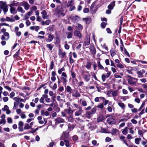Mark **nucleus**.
Instances as JSON below:
<instances>
[{
  "label": "nucleus",
  "mask_w": 147,
  "mask_h": 147,
  "mask_svg": "<svg viewBox=\"0 0 147 147\" xmlns=\"http://www.w3.org/2000/svg\"><path fill=\"white\" fill-rule=\"evenodd\" d=\"M0 8L2 9L5 13H6L8 10V7L6 3L2 1H0Z\"/></svg>",
  "instance_id": "f257e3e1"
},
{
  "label": "nucleus",
  "mask_w": 147,
  "mask_h": 147,
  "mask_svg": "<svg viewBox=\"0 0 147 147\" xmlns=\"http://www.w3.org/2000/svg\"><path fill=\"white\" fill-rule=\"evenodd\" d=\"M138 80V79L132 78L130 76H128L127 82L130 84H136Z\"/></svg>",
  "instance_id": "f03ea898"
},
{
  "label": "nucleus",
  "mask_w": 147,
  "mask_h": 147,
  "mask_svg": "<svg viewBox=\"0 0 147 147\" xmlns=\"http://www.w3.org/2000/svg\"><path fill=\"white\" fill-rule=\"evenodd\" d=\"M20 4L24 6V9L26 10H28L30 8V5L26 1H24L20 3Z\"/></svg>",
  "instance_id": "7ed1b4c3"
},
{
  "label": "nucleus",
  "mask_w": 147,
  "mask_h": 147,
  "mask_svg": "<svg viewBox=\"0 0 147 147\" xmlns=\"http://www.w3.org/2000/svg\"><path fill=\"white\" fill-rule=\"evenodd\" d=\"M107 73L106 75L103 74L102 76V79L103 82H104L106 78H108L111 74V72L110 71L107 70Z\"/></svg>",
  "instance_id": "20e7f679"
},
{
  "label": "nucleus",
  "mask_w": 147,
  "mask_h": 147,
  "mask_svg": "<svg viewBox=\"0 0 147 147\" xmlns=\"http://www.w3.org/2000/svg\"><path fill=\"white\" fill-rule=\"evenodd\" d=\"M83 112L82 108L81 107H78V110L76 111L75 113V115L76 116H79L82 114Z\"/></svg>",
  "instance_id": "39448f33"
},
{
  "label": "nucleus",
  "mask_w": 147,
  "mask_h": 147,
  "mask_svg": "<svg viewBox=\"0 0 147 147\" xmlns=\"http://www.w3.org/2000/svg\"><path fill=\"white\" fill-rule=\"evenodd\" d=\"M69 137V134L68 133H66L65 132H63L62 134V136L60 138L61 140H63L65 139H67Z\"/></svg>",
  "instance_id": "423d86ee"
},
{
  "label": "nucleus",
  "mask_w": 147,
  "mask_h": 147,
  "mask_svg": "<svg viewBox=\"0 0 147 147\" xmlns=\"http://www.w3.org/2000/svg\"><path fill=\"white\" fill-rule=\"evenodd\" d=\"M9 34L7 32H5L4 34L2 36L1 39L2 40H7L9 39Z\"/></svg>",
  "instance_id": "0eeeda50"
},
{
  "label": "nucleus",
  "mask_w": 147,
  "mask_h": 147,
  "mask_svg": "<svg viewBox=\"0 0 147 147\" xmlns=\"http://www.w3.org/2000/svg\"><path fill=\"white\" fill-rule=\"evenodd\" d=\"M20 4V3L19 2H16V1L14 0L10 2V3L9 5L10 7H14V6H18Z\"/></svg>",
  "instance_id": "6e6552de"
},
{
  "label": "nucleus",
  "mask_w": 147,
  "mask_h": 147,
  "mask_svg": "<svg viewBox=\"0 0 147 147\" xmlns=\"http://www.w3.org/2000/svg\"><path fill=\"white\" fill-rule=\"evenodd\" d=\"M58 54L59 57L61 58H64L66 57L65 52H63L61 50H59Z\"/></svg>",
  "instance_id": "1a4fd4ad"
},
{
  "label": "nucleus",
  "mask_w": 147,
  "mask_h": 147,
  "mask_svg": "<svg viewBox=\"0 0 147 147\" xmlns=\"http://www.w3.org/2000/svg\"><path fill=\"white\" fill-rule=\"evenodd\" d=\"M108 123L110 124L114 123L115 121V119L112 117L108 118L107 119Z\"/></svg>",
  "instance_id": "9d476101"
},
{
  "label": "nucleus",
  "mask_w": 147,
  "mask_h": 147,
  "mask_svg": "<svg viewBox=\"0 0 147 147\" xmlns=\"http://www.w3.org/2000/svg\"><path fill=\"white\" fill-rule=\"evenodd\" d=\"M90 75L89 74H84L83 76V78L87 82L89 81L90 78Z\"/></svg>",
  "instance_id": "9b49d317"
},
{
  "label": "nucleus",
  "mask_w": 147,
  "mask_h": 147,
  "mask_svg": "<svg viewBox=\"0 0 147 147\" xmlns=\"http://www.w3.org/2000/svg\"><path fill=\"white\" fill-rule=\"evenodd\" d=\"M32 11H30L26 13L24 15L23 20H26L32 14Z\"/></svg>",
  "instance_id": "f8f14e48"
},
{
  "label": "nucleus",
  "mask_w": 147,
  "mask_h": 147,
  "mask_svg": "<svg viewBox=\"0 0 147 147\" xmlns=\"http://www.w3.org/2000/svg\"><path fill=\"white\" fill-rule=\"evenodd\" d=\"M74 34L75 36H78L79 38L82 37V35L80 32L78 31L75 30L74 32Z\"/></svg>",
  "instance_id": "ddd939ff"
},
{
  "label": "nucleus",
  "mask_w": 147,
  "mask_h": 147,
  "mask_svg": "<svg viewBox=\"0 0 147 147\" xmlns=\"http://www.w3.org/2000/svg\"><path fill=\"white\" fill-rule=\"evenodd\" d=\"M64 110L65 111V112L66 113L68 114H72L74 112L73 111L70 107H69L68 108L65 109Z\"/></svg>",
  "instance_id": "4468645a"
},
{
  "label": "nucleus",
  "mask_w": 147,
  "mask_h": 147,
  "mask_svg": "<svg viewBox=\"0 0 147 147\" xmlns=\"http://www.w3.org/2000/svg\"><path fill=\"white\" fill-rule=\"evenodd\" d=\"M10 7V11L11 14H14L17 13V10H16V8L13 7Z\"/></svg>",
  "instance_id": "2eb2a0df"
},
{
  "label": "nucleus",
  "mask_w": 147,
  "mask_h": 147,
  "mask_svg": "<svg viewBox=\"0 0 147 147\" xmlns=\"http://www.w3.org/2000/svg\"><path fill=\"white\" fill-rule=\"evenodd\" d=\"M54 38V36L51 34H49V35L48 38L45 40L47 42H50Z\"/></svg>",
  "instance_id": "dca6fc26"
},
{
  "label": "nucleus",
  "mask_w": 147,
  "mask_h": 147,
  "mask_svg": "<svg viewBox=\"0 0 147 147\" xmlns=\"http://www.w3.org/2000/svg\"><path fill=\"white\" fill-rule=\"evenodd\" d=\"M85 45H88L90 43V36L89 35L86 36V39L84 41Z\"/></svg>",
  "instance_id": "f3484780"
},
{
  "label": "nucleus",
  "mask_w": 147,
  "mask_h": 147,
  "mask_svg": "<svg viewBox=\"0 0 147 147\" xmlns=\"http://www.w3.org/2000/svg\"><path fill=\"white\" fill-rule=\"evenodd\" d=\"M115 1H113L108 6V8L109 9L112 10L115 6Z\"/></svg>",
  "instance_id": "a211bd4d"
},
{
  "label": "nucleus",
  "mask_w": 147,
  "mask_h": 147,
  "mask_svg": "<svg viewBox=\"0 0 147 147\" xmlns=\"http://www.w3.org/2000/svg\"><path fill=\"white\" fill-rule=\"evenodd\" d=\"M41 14L43 18L44 19L48 18V16L47 15V12L46 11H43L41 12Z\"/></svg>",
  "instance_id": "6ab92c4d"
},
{
  "label": "nucleus",
  "mask_w": 147,
  "mask_h": 147,
  "mask_svg": "<svg viewBox=\"0 0 147 147\" xmlns=\"http://www.w3.org/2000/svg\"><path fill=\"white\" fill-rule=\"evenodd\" d=\"M83 20L85 21L86 23V24H89L92 21L91 18H84Z\"/></svg>",
  "instance_id": "aec40b11"
},
{
  "label": "nucleus",
  "mask_w": 147,
  "mask_h": 147,
  "mask_svg": "<svg viewBox=\"0 0 147 147\" xmlns=\"http://www.w3.org/2000/svg\"><path fill=\"white\" fill-rule=\"evenodd\" d=\"M70 18L73 22H75L78 18V17L77 16H71Z\"/></svg>",
  "instance_id": "412c9836"
},
{
  "label": "nucleus",
  "mask_w": 147,
  "mask_h": 147,
  "mask_svg": "<svg viewBox=\"0 0 147 147\" xmlns=\"http://www.w3.org/2000/svg\"><path fill=\"white\" fill-rule=\"evenodd\" d=\"M5 21L10 22H13L15 21V20L13 18H10L9 17H7L5 19Z\"/></svg>",
  "instance_id": "4be33fe9"
},
{
  "label": "nucleus",
  "mask_w": 147,
  "mask_h": 147,
  "mask_svg": "<svg viewBox=\"0 0 147 147\" xmlns=\"http://www.w3.org/2000/svg\"><path fill=\"white\" fill-rule=\"evenodd\" d=\"M55 121L56 122L58 123H63L64 122V120L63 119L59 117L56 119Z\"/></svg>",
  "instance_id": "5701e85b"
},
{
  "label": "nucleus",
  "mask_w": 147,
  "mask_h": 147,
  "mask_svg": "<svg viewBox=\"0 0 147 147\" xmlns=\"http://www.w3.org/2000/svg\"><path fill=\"white\" fill-rule=\"evenodd\" d=\"M17 11L21 13H24L25 12V10L23 9V8L20 7L18 6L17 8Z\"/></svg>",
  "instance_id": "b1692460"
},
{
  "label": "nucleus",
  "mask_w": 147,
  "mask_h": 147,
  "mask_svg": "<svg viewBox=\"0 0 147 147\" xmlns=\"http://www.w3.org/2000/svg\"><path fill=\"white\" fill-rule=\"evenodd\" d=\"M74 4V2L73 0H70L69 1L66 5L67 7H69L71 6H72Z\"/></svg>",
  "instance_id": "393cba45"
},
{
  "label": "nucleus",
  "mask_w": 147,
  "mask_h": 147,
  "mask_svg": "<svg viewBox=\"0 0 147 147\" xmlns=\"http://www.w3.org/2000/svg\"><path fill=\"white\" fill-rule=\"evenodd\" d=\"M111 92V94L112 96L113 97H115L117 96L118 93V91L116 90L114 91H112Z\"/></svg>",
  "instance_id": "a878e982"
},
{
  "label": "nucleus",
  "mask_w": 147,
  "mask_h": 147,
  "mask_svg": "<svg viewBox=\"0 0 147 147\" xmlns=\"http://www.w3.org/2000/svg\"><path fill=\"white\" fill-rule=\"evenodd\" d=\"M93 115L90 111H87L86 113V116L88 118H90Z\"/></svg>",
  "instance_id": "bb28decb"
},
{
  "label": "nucleus",
  "mask_w": 147,
  "mask_h": 147,
  "mask_svg": "<svg viewBox=\"0 0 147 147\" xmlns=\"http://www.w3.org/2000/svg\"><path fill=\"white\" fill-rule=\"evenodd\" d=\"M41 114L42 115H45L46 116H48L49 115V113L47 111H45L44 110H42L41 112Z\"/></svg>",
  "instance_id": "cd10ccee"
},
{
  "label": "nucleus",
  "mask_w": 147,
  "mask_h": 147,
  "mask_svg": "<svg viewBox=\"0 0 147 147\" xmlns=\"http://www.w3.org/2000/svg\"><path fill=\"white\" fill-rule=\"evenodd\" d=\"M92 65V63L90 62H88L86 63L85 67L88 69H90Z\"/></svg>",
  "instance_id": "c85d7f7f"
},
{
  "label": "nucleus",
  "mask_w": 147,
  "mask_h": 147,
  "mask_svg": "<svg viewBox=\"0 0 147 147\" xmlns=\"http://www.w3.org/2000/svg\"><path fill=\"white\" fill-rule=\"evenodd\" d=\"M118 131V130L116 129H112L111 131V133L113 135H114L116 134V133Z\"/></svg>",
  "instance_id": "c756f323"
},
{
  "label": "nucleus",
  "mask_w": 147,
  "mask_h": 147,
  "mask_svg": "<svg viewBox=\"0 0 147 147\" xmlns=\"http://www.w3.org/2000/svg\"><path fill=\"white\" fill-rule=\"evenodd\" d=\"M66 90L67 92L70 94L72 92V89L69 86H67L66 88Z\"/></svg>",
  "instance_id": "7c9ffc66"
},
{
  "label": "nucleus",
  "mask_w": 147,
  "mask_h": 147,
  "mask_svg": "<svg viewBox=\"0 0 147 147\" xmlns=\"http://www.w3.org/2000/svg\"><path fill=\"white\" fill-rule=\"evenodd\" d=\"M31 128V127L29 126L28 123H25L24 127V129L25 130Z\"/></svg>",
  "instance_id": "2f4dec72"
},
{
  "label": "nucleus",
  "mask_w": 147,
  "mask_h": 147,
  "mask_svg": "<svg viewBox=\"0 0 147 147\" xmlns=\"http://www.w3.org/2000/svg\"><path fill=\"white\" fill-rule=\"evenodd\" d=\"M98 67L99 69H104V67L101 64L100 61H98Z\"/></svg>",
  "instance_id": "473e14b6"
},
{
  "label": "nucleus",
  "mask_w": 147,
  "mask_h": 147,
  "mask_svg": "<svg viewBox=\"0 0 147 147\" xmlns=\"http://www.w3.org/2000/svg\"><path fill=\"white\" fill-rule=\"evenodd\" d=\"M69 117L68 118V121L69 122H71L73 121V117L72 114L69 115Z\"/></svg>",
  "instance_id": "72a5a7b5"
},
{
  "label": "nucleus",
  "mask_w": 147,
  "mask_h": 147,
  "mask_svg": "<svg viewBox=\"0 0 147 147\" xmlns=\"http://www.w3.org/2000/svg\"><path fill=\"white\" fill-rule=\"evenodd\" d=\"M122 133L124 135H126L127 134V127H126L122 131Z\"/></svg>",
  "instance_id": "f704fd0d"
},
{
  "label": "nucleus",
  "mask_w": 147,
  "mask_h": 147,
  "mask_svg": "<svg viewBox=\"0 0 147 147\" xmlns=\"http://www.w3.org/2000/svg\"><path fill=\"white\" fill-rule=\"evenodd\" d=\"M141 140V138H137L135 139V142L137 144H140V142Z\"/></svg>",
  "instance_id": "c9c22d12"
},
{
  "label": "nucleus",
  "mask_w": 147,
  "mask_h": 147,
  "mask_svg": "<svg viewBox=\"0 0 147 147\" xmlns=\"http://www.w3.org/2000/svg\"><path fill=\"white\" fill-rule=\"evenodd\" d=\"M73 96L76 97H79L80 96V94L77 91H76L73 94Z\"/></svg>",
  "instance_id": "e433bc0d"
},
{
  "label": "nucleus",
  "mask_w": 147,
  "mask_h": 147,
  "mask_svg": "<svg viewBox=\"0 0 147 147\" xmlns=\"http://www.w3.org/2000/svg\"><path fill=\"white\" fill-rule=\"evenodd\" d=\"M53 46L54 45L51 44H47L46 45V47L49 48L50 50H51L52 49Z\"/></svg>",
  "instance_id": "4c0bfd02"
},
{
  "label": "nucleus",
  "mask_w": 147,
  "mask_h": 147,
  "mask_svg": "<svg viewBox=\"0 0 147 147\" xmlns=\"http://www.w3.org/2000/svg\"><path fill=\"white\" fill-rule=\"evenodd\" d=\"M90 52L91 53L93 54H94L96 52V49L94 47H92L90 49Z\"/></svg>",
  "instance_id": "58836bf2"
},
{
  "label": "nucleus",
  "mask_w": 147,
  "mask_h": 147,
  "mask_svg": "<svg viewBox=\"0 0 147 147\" xmlns=\"http://www.w3.org/2000/svg\"><path fill=\"white\" fill-rule=\"evenodd\" d=\"M102 98L103 100L105 99V98L103 97H96L94 99V101L96 102H98L100 101V98Z\"/></svg>",
  "instance_id": "ea45409f"
},
{
  "label": "nucleus",
  "mask_w": 147,
  "mask_h": 147,
  "mask_svg": "<svg viewBox=\"0 0 147 147\" xmlns=\"http://www.w3.org/2000/svg\"><path fill=\"white\" fill-rule=\"evenodd\" d=\"M77 24V26H76V27H77L78 29L80 30L83 29V26L81 24Z\"/></svg>",
  "instance_id": "a19ab883"
},
{
  "label": "nucleus",
  "mask_w": 147,
  "mask_h": 147,
  "mask_svg": "<svg viewBox=\"0 0 147 147\" xmlns=\"http://www.w3.org/2000/svg\"><path fill=\"white\" fill-rule=\"evenodd\" d=\"M119 106L121 107L123 109H124L125 108V105L122 102H120L118 103Z\"/></svg>",
  "instance_id": "79ce46f5"
},
{
  "label": "nucleus",
  "mask_w": 147,
  "mask_h": 147,
  "mask_svg": "<svg viewBox=\"0 0 147 147\" xmlns=\"http://www.w3.org/2000/svg\"><path fill=\"white\" fill-rule=\"evenodd\" d=\"M18 103L17 102H14V106L13 109L15 110L18 107Z\"/></svg>",
  "instance_id": "37998d69"
},
{
  "label": "nucleus",
  "mask_w": 147,
  "mask_h": 147,
  "mask_svg": "<svg viewBox=\"0 0 147 147\" xmlns=\"http://www.w3.org/2000/svg\"><path fill=\"white\" fill-rule=\"evenodd\" d=\"M61 80H63V84H66L67 82V78H61Z\"/></svg>",
  "instance_id": "c03bdc74"
},
{
  "label": "nucleus",
  "mask_w": 147,
  "mask_h": 147,
  "mask_svg": "<svg viewBox=\"0 0 147 147\" xmlns=\"http://www.w3.org/2000/svg\"><path fill=\"white\" fill-rule=\"evenodd\" d=\"M67 38H72V34L71 32H67Z\"/></svg>",
  "instance_id": "a18cd8bd"
},
{
  "label": "nucleus",
  "mask_w": 147,
  "mask_h": 147,
  "mask_svg": "<svg viewBox=\"0 0 147 147\" xmlns=\"http://www.w3.org/2000/svg\"><path fill=\"white\" fill-rule=\"evenodd\" d=\"M81 99L80 100V101L82 102L81 104L83 106H86L87 105L86 102L85 100H81Z\"/></svg>",
  "instance_id": "49530a36"
},
{
  "label": "nucleus",
  "mask_w": 147,
  "mask_h": 147,
  "mask_svg": "<svg viewBox=\"0 0 147 147\" xmlns=\"http://www.w3.org/2000/svg\"><path fill=\"white\" fill-rule=\"evenodd\" d=\"M96 110V107H95L93 108L91 110V111L90 112H91L92 113L93 115L94 114Z\"/></svg>",
  "instance_id": "de8ad7c7"
},
{
  "label": "nucleus",
  "mask_w": 147,
  "mask_h": 147,
  "mask_svg": "<svg viewBox=\"0 0 147 147\" xmlns=\"http://www.w3.org/2000/svg\"><path fill=\"white\" fill-rule=\"evenodd\" d=\"M97 107L101 109H102L104 107V104L103 103H100L97 106Z\"/></svg>",
  "instance_id": "09e8293b"
},
{
  "label": "nucleus",
  "mask_w": 147,
  "mask_h": 147,
  "mask_svg": "<svg viewBox=\"0 0 147 147\" xmlns=\"http://www.w3.org/2000/svg\"><path fill=\"white\" fill-rule=\"evenodd\" d=\"M107 24L105 22H102L101 24V27L102 28H105L106 25Z\"/></svg>",
  "instance_id": "8fccbe9b"
},
{
  "label": "nucleus",
  "mask_w": 147,
  "mask_h": 147,
  "mask_svg": "<svg viewBox=\"0 0 147 147\" xmlns=\"http://www.w3.org/2000/svg\"><path fill=\"white\" fill-rule=\"evenodd\" d=\"M65 70V69L64 67H62L61 69H59L58 70V73L59 74H62V72L63 71H64Z\"/></svg>",
  "instance_id": "3c124183"
},
{
  "label": "nucleus",
  "mask_w": 147,
  "mask_h": 147,
  "mask_svg": "<svg viewBox=\"0 0 147 147\" xmlns=\"http://www.w3.org/2000/svg\"><path fill=\"white\" fill-rule=\"evenodd\" d=\"M9 109V107L7 105H5L4 108L2 109V110L4 111H5Z\"/></svg>",
  "instance_id": "603ef678"
},
{
  "label": "nucleus",
  "mask_w": 147,
  "mask_h": 147,
  "mask_svg": "<svg viewBox=\"0 0 147 147\" xmlns=\"http://www.w3.org/2000/svg\"><path fill=\"white\" fill-rule=\"evenodd\" d=\"M7 122L8 123H12V120L10 117H8L7 118Z\"/></svg>",
  "instance_id": "864d4df0"
},
{
  "label": "nucleus",
  "mask_w": 147,
  "mask_h": 147,
  "mask_svg": "<svg viewBox=\"0 0 147 147\" xmlns=\"http://www.w3.org/2000/svg\"><path fill=\"white\" fill-rule=\"evenodd\" d=\"M64 90V88L63 86L60 87L58 89V92H62Z\"/></svg>",
  "instance_id": "5fc2aeb1"
},
{
  "label": "nucleus",
  "mask_w": 147,
  "mask_h": 147,
  "mask_svg": "<svg viewBox=\"0 0 147 147\" xmlns=\"http://www.w3.org/2000/svg\"><path fill=\"white\" fill-rule=\"evenodd\" d=\"M4 26L10 27L9 25V24H7L5 23H1L0 24V26Z\"/></svg>",
  "instance_id": "6e6d98bb"
},
{
  "label": "nucleus",
  "mask_w": 147,
  "mask_h": 147,
  "mask_svg": "<svg viewBox=\"0 0 147 147\" xmlns=\"http://www.w3.org/2000/svg\"><path fill=\"white\" fill-rule=\"evenodd\" d=\"M117 67L120 68H124L123 65L122 64L120 63L117 64Z\"/></svg>",
  "instance_id": "4d7b16f0"
},
{
  "label": "nucleus",
  "mask_w": 147,
  "mask_h": 147,
  "mask_svg": "<svg viewBox=\"0 0 147 147\" xmlns=\"http://www.w3.org/2000/svg\"><path fill=\"white\" fill-rule=\"evenodd\" d=\"M64 142L65 143V145L67 147H69V141L67 140H65Z\"/></svg>",
  "instance_id": "13d9d810"
},
{
  "label": "nucleus",
  "mask_w": 147,
  "mask_h": 147,
  "mask_svg": "<svg viewBox=\"0 0 147 147\" xmlns=\"http://www.w3.org/2000/svg\"><path fill=\"white\" fill-rule=\"evenodd\" d=\"M69 61L70 63L71 64L72 63L74 62V60L72 58L71 56H70L69 58Z\"/></svg>",
  "instance_id": "bf43d9fd"
},
{
  "label": "nucleus",
  "mask_w": 147,
  "mask_h": 147,
  "mask_svg": "<svg viewBox=\"0 0 147 147\" xmlns=\"http://www.w3.org/2000/svg\"><path fill=\"white\" fill-rule=\"evenodd\" d=\"M102 46L103 48H104L106 50L108 51V48L106 46L105 43H104L102 45Z\"/></svg>",
  "instance_id": "052dcab7"
},
{
  "label": "nucleus",
  "mask_w": 147,
  "mask_h": 147,
  "mask_svg": "<svg viewBox=\"0 0 147 147\" xmlns=\"http://www.w3.org/2000/svg\"><path fill=\"white\" fill-rule=\"evenodd\" d=\"M24 125V123L22 121H19L18 123V127H23Z\"/></svg>",
  "instance_id": "680f3d73"
},
{
  "label": "nucleus",
  "mask_w": 147,
  "mask_h": 147,
  "mask_svg": "<svg viewBox=\"0 0 147 147\" xmlns=\"http://www.w3.org/2000/svg\"><path fill=\"white\" fill-rule=\"evenodd\" d=\"M6 122V120L5 119H1L0 121V125L2 124H5Z\"/></svg>",
  "instance_id": "e2e57ef3"
},
{
  "label": "nucleus",
  "mask_w": 147,
  "mask_h": 147,
  "mask_svg": "<svg viewBox=\"0 0 147 147\" xmlns=\"http://www.w3.org/2000/svg\"><path fill=\"white\" fill-rule=\"evenodd\" d=\"M61 114L63 117H65L66 115V113L65 112V110L62 111L61 112Z\"/></svg>",
  "instance_id": "0e129e2a"
},
{
  "label": "nucleus",
  "mask_w": 147,
  "mask_h": 147,
  "mask_svg": "<svg viewBox=\"0 0 147 147\" xmlns=\"http://www.w3.org/2000/svg\"><path fill=\"white\" fill-rule=\"evenodd\" d=\"M67 75L66 73L63 72L62 74L61 78H67Z\"/></svg>",
  "instance_id": "69168bd1"
},
{
  "label": "nucleus",
  "mask_w": 147,
  "mask_h": 147,
  "mask_svg": "<svg viewBox=\"0 0 147 147\" xmlns=\"http://www.w3.org/2000/svg\"><path fill=\"white\" fill-rule=\"evenodd\" d=\"M9 98L5 96L3 98V100L4 102H6L8 100Z\"/></svg>",
  "instance_id": "338daca9"
},
{
  "label": "nucleus",
  "mask_w": 147,
  "mask_h": 147,
  "mask_svg": "<svg viewBox=\"0 0 147 147\" xmlns=\"http://www.w3.org/2000/svg\"><path fill=\"white\" fill-rule=\"evenodd\" d=\"M83 11L84 13H87L89 11V9L88 8H85L83 9Z\"/></svg>",
  "instance_id": "774afa93"
}]
</instances>
